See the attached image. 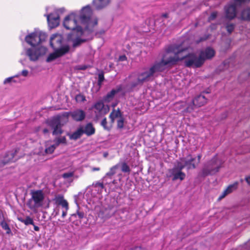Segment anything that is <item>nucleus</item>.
I'll use <instances>...</instances> for the list:
<instances>
[{
    "mask_svg": "<svg viewBox=\"0 0 250 250\" xmlns=\"http://www.w3.org/2000/svg\"><path fill=\"white\" fill-rule=\"evenodd\" d=\"M18 151V149H16L14 151H10L7 153L5 155L2 161L3 165H4L9 162H15L17 159H14V157Z\"/></svg>",
    "mask_w": 250,
    "mask_h": 250,
    "instance_id": "nucleus-15",
    "label": "nucleus"
},
{
    "mask_svg": "<svg viewBox=\"0 0 250 250\" xmlns=\"http://www.w3.org/2000/svg\"><path fill=\"white\" fill-rule=\"evenodd\" d=\"M87 39H82L80 38H77L73 40V47L74 48L77 47L81 45L83 43L85 42Z\"/></svg>",
    "mask_w": 250,
    "mask_h": 250,
    "instance_id": "nucleus-30",
    "label": "nucleus"
},
{
    "mask_svg": "<svg viewBox=\"0 0 250 250\" xmlns=\"http://www.w3.org/2000/svg\"><path fill=\"white\" fill-rule=\"evenodd\" d=\"M120 166H121V170L122 172L128 173L130 172V168L125 162L120 164Z\"/></svg>",
    "mask_w": 250,
    "mask_h": 250,
    "instance_id": "nucleus-34",
    "label": "nucleus"
},
{
    "mask_svg": "<svg viewBox=\"0 0 250 250\" xmlns=\"http://www.w3.org/2000/svg\"><path fill=\"white\" fill-rule=\"evenodd\" d=\"M187 49V48L183 47L181 44H172L167 47L164 54L172 58H177V61L171 65L175 64L180 60H184L185 65L187 67H201L203 62L200 55L198 56L194 53L186 55H183V53Z\"/></svg>",
    "mask_w": 250,
    "mask_h": 250,
    "instance_id": "nucleus-3",
    "label": "nucleus"
},
{
    "mask_svg": "<svg viewBox=\"0 0 250 250\" xmlns=\"http://www.w3.org/2000/svg\"><path fill=\"white\" fill-rule=\"evenodd\" d=\"M250 0H231L224 7V18L229 21L234 19L236 16L238 9Z\"/></svg>",
    "mask_w": 250,
    "mask_h": 250,
    "instance_id": "nucleus-4",
    "label": "nucleus"
},
{
    "mask_svg": "<svg viewBox=\"0 0 250 250\" xmlns=\"http://www.w3.org/2000/svg\"><path fill=\"white\" fill-rule=\"evenodd\" d=\"M44 34H42L40 32L35 31L26 36L25 40L30 45L36 46L44 40Z\"/></svg>",
    "mask_w": 250,
    "mask_h": 250,
    "instance_id": "nucleus-7",
    "label": "nucleus"
},
{
    "mask_svg": "<svg viewBox=\"0 0 250 250\" xmlns=\"http://www.w3.org/2000/svg\"><path fill=\"white\" fill-rule=\"evenodd\" d=\"M60 143H66V142H57V143L55 144H53V145H52L48 147H46L45 149V152L46 154H51L52 153L55 149L56 148V147H57Z\"/></svg>",
    "mask_w": 250,
    "mask_h": 250,
    "instance_id": "nucleus-26",
    "label": "nucleus"
},
{
    "mask_svg": "<svg viewBox=\"0 0 250 250\" xmlns=\"http://www.w3.org/2000/svg\"><path fill=\"white\" fill-rule=\"evenodd\" d=\"M218 15V12L217 11L212 12L209 17L208 18V21H211L214 20Z\"/></svg>",
    "mask_w": 250,
    "mask_h": 250,
    "instance_id": "nucleus-43",
    "label": "nucleus"
},
{
    "mask_svg": "<svg viewBox=\"0 0 250 250\" xmlns=\"http://www.w3.org/2000/svg\"><path fill=\"white\" fill-rule=\"evenodd\" d=\"M0 226L3 229L6 230L7 234H10L11 233V229L7 223L4 220L0 222Z\"/></svg>",
    "mask_w": 250,
    "mask_h": 250,
    "instance_id": "nucleus-36",
    "label": "nucleus"
},
{
    "mask_svg": "<svg viewBox=\"0 0 250 250\" xmlns=\"http://www.w3.org/2000/svg\"><path fill=\"white\" fill-rule=\"evenodd\" d=\"M177 60L176 58L164 54L160 61L155 62L150 67L130 76V81L127 87L130 90H133L142 86L145 83L152 81L159 73L164 71L167 66H171Z\"/></svg>",
    "mask_w": 250,
    "mask_h": 250,
    "instance_id": "nucleus-2",
    "label": "nucleus"
},
{
    "mask_svg": "<svg viewBox=\"0 0 250 250\" xmlns=\"http://www.w3.org/2000/svg\"><path fill=\"white\" fill-rule=\"evenodd\" d=\"M184 161H185L186 165H187L188 169L195 168L198 165L195 163V157L193 158L191 155H188L186 158H184Z\"/></svg>",
    "mask_w": 250,
    "mask_h": 250,
    "instance_id": "nucleus-17",
    "label": "nucleus"
},
{
    "mask_svg": "<svg viewBox=\"0 0 250 250\" xmlns=\"http://www.w3.org/2000/svg\"><path fill=\"white\" fill-rule=\"evenodd\" d=\"M68 116H70L75 121L81 122L83 121L86 116L85 112L80 109H77L73 111L67 113Z\"/></svg>",
    "mask_w": 250,
    "mask_h": 250,
    "instance_id": "nucleus-11",
    "label": "nucleus"
},
{
    "mask_svg": "<svg viewBox=\"0 0 250 250\" xmlns=\"http://www.w3.org/2000/svg\"><path fill=\"white\" fill-rule=\"evenodd\" d=\"M122 89L121 85L118 86L116 89H112L110 92L108 93L104 98V100L106 102L110 101L114 97L115 95Z\"/></svg>",
    "mask_w": 250,
    "mask_h": 250,
    "instance_id": "nucleus-18",
    "label": "nucleus"
},
{
    "mask_svg": "<svg viewBox=\"0 0 250 250\" xmlns=\"http://www.w3.org/2000/svg\"><path fill=\"white\" fill-rule=\"evenodd\" d=\"M43 132L44 133H46L48 132V130L46 128H45L43 130Z\"/></svg>",
    "mask_w": 250,
    "mask_h": 250,
    "instance_id": "nucleus-59",
    "label": "nucleus"
},
{
    "mask_svg": "<svg viewBox=\"0 0 250 250\" xmlns=\"http://www.w3.org/2000/svg\"><path fill=\"white\" fill-rule=\"evenodd\" d=\"M50 124L54 129L53 131V135H57L62 133L61 123L58 118H55L53 119L50 121Z\"/></svg>",
    "mask_w": 250,
    "mask_h": 250,
    "instance_id": "nucleus-14",
    "label": "nucleus"
},
{
    "mask_svg": "<svg viewBox=\"0 0 250 250\" xmlns=\"http://www.w3.org/2000/svg\"><path fill=\"white\" fill-rule=\"evenodd\" d=\"M75 100L77 103L84 102L86 101L85 97L82 94H77L75 96Z\"/></svg>",
    "mask_w": 250,
    "mask_h": 250,
    "instance_id": "nucleus-39",
    "label": "nucleus"
},
{
    "mask_svg": "<svg viewBox=\"0 0 250 250\" xmlns=\"http://www.w3.org/2000/svg\"><path fill=\"white\" fill-rule=\"evenodd\" d=\"M235 27V24L228 22L225 24V28L229 34L232 33V32L234 31V28Z\"/></svg>",
    "mask_w": 250,
    "mask_h": 250,
    "instance_id": "nucleus-29",
    "label": "nucleus"
},
{
    "mask_svg": "<svg viewBox=\"0 0 250 250\" xmlns=\"http://www.w3.org/2000/svg\"><path fill=\"white\" fill-rule=\"evenodd\" d=\"M104 105L102 101L96 102L92 106V108L95 109V112L96 114H102Z\"/></svg>",
    "mask_w": 250,
    "mask_h": 250,
    "instance_id": "nucleus-21",
    "label": "nucleus"
},
{
    "mask_svg": "<svg viewBox=\"0 0 250 250\" xmlns=\"http://www.w3.org/2000/svg\"><path fill=\"white\" fill-rule=\"evenodd\" d=\"M70 48L68 45H64L62 46L61 48L56 49L54 52L50 54L46 59L47 62H51L55 59L60 57L67 53L69 51Z\"/></svg>",
    "mask_w": 250,
    "mask_h": 250,
    "instance_id": "nucleus-9",
    "label": "nucleus"
},
{
    "mask_svg": "<svg viewBox=\"0 0 250 250\" xmlns=\"http://www.w3.org/2000/svg\"><path fill=\"white\" fill-rule=\"evenodd\" d=\"M21 74L23 76L26 77L28 74V71L27 70H23L21 71Z\"/></svg>",
    "mask_w": 250,
    "mask_h": 250,
    "instance_id": "nucleus-52",
    "label": "nucleus"
},
{
    "mask_svg": "<svg viewBox=\"0 0 250 250\" xmlns=\"http://www.w3.org/2000/svg\"><path fill=\"white\" fill-rule=\"evenodd\" d=\"M21 222L23 223L26 225H34L33 220L30 217L27 216L24 219L20 220Z\"/></svg>",
    "mask_w": 250,
    "mask_h": 250,
    "instance_id": "nucleus-38",
    "label": "nucleus"
},
{
    "mask_svg": "<svg viewBox=\"0 0 250 250\" xmlns=\"http://www.w3.org/2000/svg\"><path fill=\"white\" fill-rule=\"evenodd\" d=\"M53 201L55 202V204L57 206H60L62 203H63V202L66 201V200L64 199L63 195L61 194L56 195L55 196V198L53 199Z\"/></svg>",
    "mask_w": 250,
    "mask_h": 250,
    "instance_id": "nucleus-25",
    "label": "nucleus"
},
{
    "mask_svg": "<svg viewBox=\"0 0 250 250\" xmlns=\"http://www.w3.org/2000/svg\"><path fill=\"white\" fill-rule=\"evenodd\" d=\"M77 215L78 216L79 219H81L85 217V214L83 211L78 210L76 213L71 215L72 217H76Z\"/></svg>",
    "mask_w": 250,
    "mask_h": 250,
    "instance_id": "nucleus-40",
    "label": "nucleus"
},
{
    "mask_svg": "<svg viewBox=\"0 0 250 250\" xmlns=\"http://www.w3.org/2000/svg\"><path fill=\"white\" fill-rule=\"evenodd\" d=\"M83 129V134L85 133L87 136H90L95 133V128L91 123L87 124Z\"/></svg>",
    "mask_w": 250,
    "mask_h": 250,
    "instance_id": "nucleus-22",
    "label": "nucleus"
},
{
    "mask_svg": "<svg viewBox=\"0 0 250 250\" xmlns=\"http://www.w3.org/2000/svg\"><path fill=\"white\" fill-rule=\"evenodd\" d=\"M115 211L112 207H109V208H105L103 211V213L105 217L109 218L114 213Z\"/></svg>",
    "mask_w": 250,
    "mask_h": 250,
    "instance_id": "nucleus-31",
    "label": "nucleus"
},
{
    "mask_svg": "<svg viewBox=\"0 0 250 250\" xmlns=\"http://www.w3.org/2000/svg\"><path fill=\"white\" fill-rule=\"evenodd\" d=\"M107 155H108L107 153H104V157H106Z\"/></svg>",
    "mask_w": 250,
    "mask_h": 250,
    "instance_id": "nucleus-60",
    "label": "nucleus"
},
{
    "mask_svg": "<svg viewBox=\"0 0 250 250\" xmlns=\"http://www.w3.org/2000/svg\"><path fill=\"white\" fill-rule=\"evenodd\" d=\"M45 16L47 17L48 23L50 28H55L59 24L60 18L57 13Z\"/></svg>",
    "mask_w": 250,
    "mask_h": 250,
    "instance_id": "nucleus-12",
    "label": "nucleus"
},
{
    "mask_svg": "<svg viewBox=\"0 0 250 250\" xmlns=\"http://www.w3.org/2000/svg\"><path fill=\"white\" fill-rule=\"evenodd\" d=\"M227 192L228 191L226 190H224L222 194L219 197V199H222V198H224L227 194H228L229 193Z\"/></svg>",
    "mask_w": 250,
    "mask_h": 250,
    "instance_id": "nucleus-50",
    "label": "nucleus"
},
{
    "mask_svg": "<svg viewBox=\"0 0 250 250\" xmlns=\"http://www.w3.org/2000/svg\"><path fill=\"white\" fill-rule=\"evenodd\" d=\"M227 192L228 191L226 190H224L222 194L219 197V199H222V198H224L227 194H228L229 193Z\"/></svg>",
    "mask_w": 250,
    "mask_h": 250,
    "instance_id": "nucleus-51",
    "label": "nucleus"
},
{
    "mask_svg": "<svg viewBox=\"0 0 250 250\" xmlns=\"http://www.w3.org/2000/svg\"><path fill=\"white\" fill-rule=\"evenodd\" d=\"M86 66L84 65V66H80L79 69H81V70H85L86 69Z\"/></svg>",
    "mask_w": 250,
    "mask_h": 250,
    "instance_id": "nucleus-58",
    "label": "nucleus"
},
{
    "mask_svg": "<svg viewBox=\"0 0 250 250\" xmlns=\"http://www.w3.org/2000/svg\"><path fill=\"white\" fill-rule=\"evenodd\" d=\"M46 49L44 47H41L38 49L34 50L33 49H28L26 54L29 57L32 61H37L39 57L45 53Z\"/></svg>",
    "mask_w": 250,
    "mask_h": 250,
    "instance_id": "nucleus-8",
    "label": "nucleus"
},
{
    "mask_svg": "<svg viewBox=\"0 0 250 250\" xmlns=\"http://www.w3.org/2000/svg\"><path fill=\"white\" fill-rule=\"evenodd\" d=\"M204 40L202 39H201L200 41H203Z\"/></svg>",
    "mask_w": 250,
    "mask_h": 250,
    "instance_id": "nucleus-63",
    "label": "nucleus"
},
{
    "mask_svg": "<svg viewBox=\"0 0 250 250\" xmlns=\"http://www.w3.org/2000/svg\"><path fill=\"white\" fill-rule=\"evenodd\" d=\"M14 77H12L6 78L4 81V83L6 84L7 83H10L11 82L16 83V81L14 80Z\"/></svg>",
    "mask_w": 250,
    "mask_h": 250,
    "instance_id": "nucleus-46",
    "label": "nucleus"
},
{
    "mask_svg": "<svg viewBox=\"0 0 250 250\" xmlns=\"http://www.w3.org/2000/svg\"><path fill=\"white\" fill-rule=\"evenodd\" d=\"M53 201L55 202V204L57 206H60L62 203H63V202L66 201V200L64 199L63 195L61 194L56 195L55 196V198L53 199Z\"/></svg>",
    "mask_w": 250,
    "mask_h": 250,
    "instance_id": "nucleus-24",
    "label": "nucleus"
},
{
    "mask_svg": "<svg viewBox=\"0 0 250 250\" xmlns=\"http://www.w3.org/2000/svg\"><path fill=\"white\" fill-rule=\"evenodd\" d=\"M97 24L96 25H95L94 26V34L93 35V36L91 37H90V36H86L87 38V39H92L94 35H97L98 34L102 35V34H104V30H100L99 32H97L96 31V29H95L96 26H97Z\"/></svg>",
    "mask_w": 250,
    "mask_h": 250,
    "instance_id": "nucleus-44",
    "label": "nucleus"
},
{
    "mask_svg": "<svg viewBox=\"0 0 250 250\" xmlns=\"http://www.w3.org/2000/svg\"><path fill=\"white\" fill-rule=\"evenodd\" d=\"M104 80V74L103 72H101L98 74V85L101 86L102 83Z\"/></svg>",
    "mask_w": 250,
    "mask_h": 250,
    "instance_id": "nucleus-42",
    "label": "nucleus"
},
{
    "mask_svg": "<svg viewBox=\"0 0 250 250\" xmlns=\"http://www.w3.org/2000/svg\"><path fill=\"white\" fill-rule=\"evenodd\" d=\"M207 99L205 96L202 94L196 96L193 100L192 103L194 105L197 107H201L207 103Z\"/></svg>",
    "mask_w": 250,
    "mask_h": 250,
    "instance_id": "nucleus-16",
    "label": "nucleus"
},
{
    "mask_svg": "<svg viewBox=\"0 0 250 250\" xmlns=\"http://www.w3.org/2000/svg\"><path fill=\"white\" fill-rule=\"evenodd\" d=\"M109 117L111 118V121L112 122H114V120L116 118H120V117H122V115H121V113L120 109H118L117 110L114 109L112 111V112L110 113V114L109 115Z\"/></svg>",
    "mask_w": 250,
    "mask_h": 250,
    "instance_id": "nucleus-27",
    "label": "nucleus"
},
{
    "mask_svg": "<svg viewBox=\"0 0 250 250\" xmlns=\"http://www.w3.org/2000/svg\"><path fill=\"white\" fill-rule=\"evenodd\" d=\"M73 175V173L72 172H67L63 173L62 175V177L65 179H66L72 177Z\"/></svg>",
    "mask_w": 250,
    "mask_h": 250,
    "instance_id": "nucleus-48",
    "label": "nucleus"
},
{
    "mask_svg": "<svg viewBox=\"0 0 250 250\" xmlns=\"http://www.w3.org/2000/svg\"><path fill=\"white\" fill-rule=\"evenodd\" d=\"M110 0H93V3L96 9H101L106 6Z\"/></svg>",
    "mask_w": 250,
    "mask_h": 250,
    "instance_id": "nucleus-20",
    "label": "nucleus"
},
{
    "mask_svg": "<svg viewBox=\"0 0 250 250\" xmlns=\"http://www.w3.org/2000/svg\"><path fill=\"white\" fill-rule=\"evenodd\" d=\"M238 183L237 182H235L234 184L229 186L226 189L229 194L235 190L237 188Z\"/></svg>",
    "mask_w": 250,
    "mask_h": 250,
    "instance_id": "nucleus-37",
    "label": "nucleus"
},
{
    "mask_svg": "<svg viewBox=\"0 0 250 250\" xmlns=\"http://www.w3.org/2000/svg\"><path fill=\"white\" fill-rule=\"evenodd\" d=\"M167 176L169 178H171L172 181H183L186 177V174L181 170L172 168L168 170Z\"/></svg>",
    "mask_w": 250,
    "mask_h": 250,
    "instance_id": "nucleus-10",
    "label": "nucleus"
},
{
    "mask_svg": "<svg viewBox=\"0 0 250 250\" xmlns=\"http://www.w3.org/2000/svg\"><path fill=\"white\" fill-rule=\"evenodd\" d=\"M57 42H60V40H56V38L55 37H51V38H50V45L52 47H54V46H53V42L54 41H56Z\"/></svg>",
    "mask_w": 250,
    "mask_h": 250,
    "instance_id": "nucleus-49",
    "label": "nucleus"
},
{
    "mask_svg": "<svg viewBox=\"0 0 250 250\" xmlns=\"http://www.w3.org/2000/svg\"><path fill=\"white\" fill-rule=\"evenodd\" d=\"M199 55L203 60L204 63L206 60L211 59L214 56L215 51L210 47H207L205 50L201 51Z\"/></svg>",
    "mask_w": 250,
    "mask_h": 250,
    "instance_id": "nucleus-13",
    "label": "nucleus"
},
{
    "mask_svg": "<svg viewBox=\"0 0 250 250\" xmlns=\"http://www.w3.org/2000/svg\"><path fill=\"white\" fill-rule=\"evenodd\" d=\"M120 166V164H118L115 166L112 167L110 168L109 172L106 173V176L108 177H111L113 175H114L116 172V170L119 168Z\"/></svg>",
    "mask_w": 250,
    "mask_h": 250,
    "instance_id": "nucleus-32",
    "label": "nucleus"
},
{
    "mask_svg": "<svg viewBox=\"0 0 250 250\" xmlns=\"http://www.w3.org/2000/svg\"><path fill=\"white\" fill-rule=\"evenodd\" d=\"M238 19L243 21H250V7H247L243 9Z\"/></svg>",
    "mask_w": 250,
    "mask_h": 250,
    "instance_id": "nucleus-19",
    "label": "nucleus"
},
{
    "mask_svg": "<svg viewBox=\"0 0 250 250\" xmlns=\"http://www.w3.org/2000/svg\"><path fill=\"white\" fill-rule=\"evenodd\" d=\"M92 186L94 187H100L101 188L103 189L104 188V184L103 183H100V182H96V183H94L92 184Z\"/></svg>",
    "mask_w": 250,
    "mask_h": 250,
    "instance_id": "nucleus-45",
    "label": "nucleus"
},
{
    "mask_svg": "<svg viewBox=\"0 0 250 250\" xmlns=\"http://www.w3.org/2000/svg\"><path fill=\"white\" fill-rule=\"evenodd\" d=\"M124 125V119L123 117H120L117 120V127L119 128H123Z\"/></svg>",
    "mask_w": 250,
    "mask_h": 250,
    "instance_id": "nucleus-41",
    "label": "nucleus"
},
{
    "mask_svg": "<svg viewBox=\"0 0 250 250\" xmlns=\"http://www.w3.org/2000/svg\"><path fill=\"white\" fill-rule=\"evenodd\" d=\"M98 24L97 19L92 17V10L89 6L83 7L79 14L72 13L66 17L64 27L67 30L76 31L78 35L90 36L94 33V26Z\"/></svg>",
    "mask_w": 250,
    "mask_h": 250,
    "instance_id": "nucleus-1",
    "label": "nucleus"
},
{
    "mask_svg": "<svg viewBox=\"0 0 250 250\" xmlns=\"http://www.w3.org/2000/svg\"><path fill=\"white\" fill-rule=\"evenodd\" d=\"M245 180L247 182V183L250 185V176L249 177H246L245 178Z\"/></svg>",
    "mask_w": 250,
    "mask_h": 250,
    "instance_id": "nucleus-54",
    "label": "nucleus"
},
{
    "mask_svg": "<svg viewBox=\"0 0 250 250\" xmlns=\"http://www.w3.org/2000/svg\"><path fill=\"white\" fill-rule=\"evenodd\" d=\"M107 121L105 118L101 122V125L104 127L105 129L109 130V128L106 126Z\"/></svg>",
    "mask_w": 250,
    "mask_h": 250,
    "instance_id": "nucleus-47",
    "label": "nucleus"
},
{
    "mask_svg": "<svg viewBox=\"0 0 250 250\" xmlns=\"http://www.w3.org/2000/svg\"><path fill=\"white\" fill-rule=\"evenodd\" d=\"M31 195L26 203L27 207L31 210H35L36 208L42 206L45 195L42 190H31L30 191Z\"/></svg>",
    "mask_w": 250,
    "mask_h": 250,
    "instance_id": "nucleus-6",
    "label": "nucleus"
},
{
    "mask_svg": "<svg viewBox=\"0 0 250 250\" xmlns=\"http://www.w3.org/2000/svg\"><path fill=\"white\" fill-rule=\"evenodd\" d=\"M186 167H187V165H186L185 161H184V158H183L181 159V162H178L177 165L175 166L173 168L182 171Z\"/></svg>",
    "mask_w": 250,
    "mask_h": 250,
    "instance_id": "nucleus-33",
    "label": "nucleus"
},
{
    "mask_svg": "<svg viewBox=\"0 0 250 250\" xmlns=\"http://www.w3.org/2000/svg\"><path fill=\"white\" fill-rule=\"evenodd\" d=\"M100 170V167H93L92 169V170L94 171H99Z\"/></svg>",
    "mask_w": 250,
    "mask_h": 250,
    "instance_id": "nucleus-56",
    "label": "nucleus"
},
{
    "mask_svg": "<svg viewBox=\"0 0 250 250\" xmlns=\"http://www.w3.org/2000/svg\"><path fill=\"white\" fill-rule=\"evenodd\" d=\"M126 58L125 56H121L120 58V60L121 61H125V60H126Z\"/></svg>",
    "mask_w": 250,
    "mask_h": 250,
    "instance_id": "nucleus-55",
    "label": "nucleus"
},
{
    "mask_svg": "<svg viewBox=\"0 0 250 250\" xmlns=\"http://www.w3.org/2000/svg\"><path fill=\"white\" fill-rule=\"evenodd\" d=\"M163 16H164V17H167V14H164V15H163Z\"/></svg>",
    "mask_w": 250,
    "mask_h": 250,
    "instance_id": "nucleus-62",
    "label": "nucleus"
},
{
    "mask_svg": "<svg viewBox=\"0 0 250 250\" xmlns=\"http://www.w3.org/2000/svg\"><path fill=\"white\" fill-rule=\"evenodd\" d=\"M222 164V160L215 156L204 165L198 176L201 177H205L209 175L214 174L219 171Z\"/></svg>",
    "mask_w": 250,
    "mask_h": 250,
    "instance_id": "nucleus-5",
    "label": "nucleus"
},
{
    "mask_svg": "<svg viewBox=\"0 0 250 250\" xmlns=\"http://www.w3.org/2000/svg\"><path fill=\"white\" fill-rule=\"evenodd\" d=\"M64 140H65V138H63V140L58 139L57 141H64Z\"/></svg>",
    "mask_w": 250,
    "mask_h": 250,
    "instance_id": "nucleus-61",
    "label": "nucleus"
},
{
    "mask_svg": "<svg viewBox=\"0 0 250 250\" xmlns=\"http://www.w3.org/2000/svg\"><path fill=\"white\" fill-rule=\"evenodd\" d=\"M201 158V155H198L197 156V158H195V163L196 164H198L200 161V159Z\"/></svg>",
    "mask_w": 250,
    "mask_h": 250,
    "instance_id": "nucleus-53",
    "label": "nucleus"
},
{
    "mask_svg": "<svg viewBox=\"0 0 250 250\" xmlns=\"http://www.w3.org/2000/svg\"><path fill=\"white\" fill-rule=\"evenodd\" d=\"M196 107H197V106L194 105L192 102L188 105L186 108L183 111V112L184 113H191L195 109Z\"/></svg>",
    "mask_w": 250,
    "mask_h": 250,
    "instance_id": "nucleus-35",
    "label": "nucleus"
},
{
    "mask_svg": "<svg viewBox=\"0 0 250 250\" xmlns=\"http://www.w3.org/2000/svg\"><path fill=\"white\" fill-rule=\"evenodd\" d=\"M83 134V128H78L76 131L72 134H69V136L70 139L76 140L79 139Z\"/></svg>",
    "mask_w": 250,
    "mask_h": 250,
    "instance_id": "nucleus-23",
    "label": "nucleus"
},
{
    "mask_svg": "<svg viewBox=\"0 0 250 250\" xmlns=\"http://www.w3.org/2000/svg\"><path fill=\"white\" fill-rule=\"evenodd\" d=\"M60 206L62 207V217L64 218L66 216L67 213V211L69 209L68 203L67 202V201L65 202H63V203L61 204Z\"/></svg>",
    "mask_w": 250,
    "mask_h": 250,
    "instance_id": "nucleus-28",
    "label": "nucleus"
},
{
    "mask_svg": "<svg viewBox=\"0 0 250 250\" xmlns=\"http://www.w3.org/2000/svg\"><path fill=\"white\" fill-rule=\"evenodd\" d=\"M34 229L35 231H39V230H40L39 227L37 226H34Z\"/></svg>",
    "mask_w": 250,
    "mask_h": 250,
    "instance_id": "nucleus-57",
    "label": "nucleus"
}]
</instances>
